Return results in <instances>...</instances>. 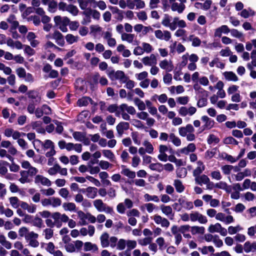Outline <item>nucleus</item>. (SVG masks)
Segmentation results:
<instances>
[{"instance_id": "obj_64", "label": "nucleus", "mask_w": 256, "mask_h": 256, "mask_svg": "<svg viewBox=\"0 0 256 256\" xmlns=\"http://www.w3.org/2000/svg\"><path fill=\"white\" fill-rule=\"evenodd\" d=\"M142 47L144 52L149 54L153 50L152 46L148 43L143 42L142 44Z\"/></svg>"}, {"instance_id": "obj_10", "label": "nucleus", "mask_w": 256, "mask_h": 256, "mask_svg": "<svg viewBox=\"0 0 256 256\" xmlns=\"http://www.w3.org/2000/svg\"><path fill=\"white\" fill-rule=\"evenodd\" d=\"M159 66L161 69L164 70L168 72H172L174 68L172 61L166 59L160 60L159 62Z\"/></svg>"}, {"instance_id": "obj_55", "label": "nucleus", "mask_w": 256, "mask_h": 256, "mask_svg": "<svg viewBox=\"0 0 256 256\" xmlns=\"http://www.w3.org/2000/svg\"><path fill=\"white\" fill-rule=\"evenodd\" d=\"M28 97L32 99H36L35 102L39 104L40 102V98H38V92L34 90H30L28 93Z\"/></svg>"}, {"instance_id": "obj_40", "label": "nucleus", "mask_w": 256, "mask_h": 256, "mask_svg": "<svg viewBox=\"0 0 256 256\" xmlns=\"http://www.w3.org/2000/svg\"><path fill=\"white\" fill-rule=\"evenodd\" d=\"M42 236H44L45 239L50 240L54 236V230L51 228H46L42 231Z\"/></svg>"}, {"instance_id": "obj_36", "label": "nucleus", "mask_w": 256, "mask_h": 256, "mask_svg": "<svg viewBox=\"0 0 256 256\" xmlns=\"http://www.w3.org/2000/svg\"><path fill=\"white\" fill-rule=\"evenodd\" d=\"M20 175L21 177L19 178V182L22 184L28 183L30 182L28 178V174L26 170H21L20 172Z\"/></svg>"}, {"instance_id": "obj_39", "label": "nucleus", "mask_w": 256, "mask_h": 256, "mask_svg": "<svg viewBox=\"0 0 256 256\" xmlns=\"http://www.w3.org/2000/svg\"><path fill=\"white\" fill-rule=\"evenodd\" d=\"M152 238L151 236L145 237L138 240V243L142 246L149 245L152 241Z\"/></svg>"}, {"instance_id": "obj_33", "label": "nucleus", "mask_w": 256, "mask_h": 256, "mask_svg": "<svg viewBox=\"0 0 256 256\" xmlns=\"http://www.w3.org/2000/svg\"><path fill=\"white\" fill-rule=\"evenodd\" d=\"M134 34H132L124 32L121 34L122 40L126 41L129 44H132L134 42Z\"/></svg>"}, {"instance_id": "obj_29", "label": "nucleus", "mask_w": 256, "mask_h": 256, "mask_svg": "<svg viewBox=\"0 0 256 256\" xmlns=\"http://www.w3.org/2000/svg\"><path fill=\"white\" fill-rule=\"evenodd\" d=\"M244 249L246 252L248 253L256 250V242L250 243L249 241L246 242L244 246Z\"/></svg>"}, {"instance_id": "obj_14", "label": "nucleus", "mask_w": 256, "mask_h": 256, "mask_svg": "<svg viewBox=\"0 0 256 256\" xmlns=\"http://www.w3.org/2000/svg\"><path fill=\"white\" fill-rule=\"evenodd\" d=\"M194 129L191 124H188L186 126L180 127L178 128L179 134L182 136H186L188 134L194 132Z\"/></svg>"}, {"instance_id": "obj_32", "label": "nucleus", "mask_w": 256, "mask_h": 256, "mask_svg": "<svg viewBox=\"0 0 256 256\" xmlns=\"http://www.w3.org/2000/svg\"><path fill=\"white\" fill-rule=\"evenodd\" d=\"M109 235L108 233L104 232L102 234L100 238V244L102 248L108 247L110 245Z\"/></svg>"}, {"instance_id": "obj_28", "label": "nucleus", "mask_w": 256, "mask_h": 256, "mask_svg": "<svg viewBox=\"0 0 256 256\" xmlns=\"http://www.w3.org/2000/svg\"><path fill=\"white\" fill-rule=\"evenodd\" d=\"M180 205L184 208L190 210L193 208V203L184 198H180L178 200Z\"/></svg>"}, {"instance_id": "obj_46", "label": "nucleus", "mask_w": 256, "mask_h": 256, "mask_svg": "<svg viewBox=\"0 0 256 256\" xmlns=\"http://www.w3.org/2000/svg\"><path fill=\"white\" fill-rule=\"evenodd\" d=\"M32 224L34 226L41 228L43 226V221L41 218L38 216H35L33 218Z\"/></svg>"}, {"instance_id": "obj_53", "label": "nucleus", "mask_w": 256, "mask_h": 256, "mask_svg": "<svg viewBox=\"0 0 256 256\" xmlns=\"http://www.w3.org/2000/svg\"><path fill=\"white\" fill-rule=\"evenodd\" d=\"M188 40L192 42V46H198L200 45V40L198 38L194 36V35L190 36Z\"/></svg>"}, {"instance_id": "obj_62", "label": "nucleus", "mask_w": 256, "mask_h": 256, "mask_svg": "<svg viewBox=\"0 0 256 256\" xmlns=\"http://www.w3.org/2000/svg\"><path fill=\"white\" fill-rule=\"evenodd\" d=\"M192 234H203L204 232L205 229L203 226H194L192 227Z\"/></svg>"}, {"instance_id": "obj_59", "label": "nucleus", "mask_w": 256, "mask_h": 256, "mask_svg": "<svg viewBox=\"0 0 256 256\" xmlns=\"http://www.w3.org/2000/svg\"><path fill=\"white\" fill-rule=\"evenodd\" d=\"M156 244L158 245L160 250H162L166 248L164 239L162 237H159L156 240Z\"/></svg>"}, {"instance_id": "obj_27", "label": "nucleus", "mask_w": 256, "mask_h": 256, "mask_svg": "<svg viewBox=\"0 0 256 256\" xmlns=\"http://www.w3.org/2000/svg\"><path fill=\"white\" fill-rule=\"evenodd\" d=\"M215 188L224 190L227 192H230L232 188L230 186H228L225 182L220 181L214 185Z\"/></svg>"}, {"instance_id": "obj_25", "label": "nucleus", "mask_w": 256, "mask_h": 256, "mask_svg": "<svg viewBox=\"0 0 256 256\" xmlns=\"http://www.w3.org/2000/svg\"><path fill=\"white\" fill-rule=\"evenodd\" d=\"M53 38L56 40L58 45L62 46L64 44L63 36L60 32L55 31L53 34Z\"/></svg>"}, {"instance_id": "obj_48", "label": "nucleus", "mask_w": 256, "mask_h": 256, "mask_svg": "<svg viewBox=\"0 0 256 256\" xmlns=\"http://www.w3.org/2000/svg\"><path fill=\"white\" fill-rule=\"evenodd\" d=\"M170 138L172 144L176 146H179L181 144L180 138L176 136L174 134L172 133L170 134Z\"/></svg>"}, {"instance_id": "obj_8", "label": "nucleus", "mask_w": 256, "mask_h": 256, "mask_svg": "<svg viewBox=\"0 0 256 256\" xmlns=\"http://www.w3.org/2000/svg\"><path fill=\"white\" fill-rule=\"evenodd\" d=\"M80 192L85 194L88 198L94 199L98 194V188L93 186H88L80 190Z\"/></svg>"}, {"instance_id": "obj_51", "label": "nucleus", "mask_w": 256, "mask_h": 256, "mask_svg": "<svg viewBox=\"0 0 256 256\" xmlns=\"http://www.w3.org/2000/svg\"><path fill=\"white\" fill-rule=\"evenodd\" d=\"M149 168L152 170H155L158 172H160L163 170L162 164L159 162L151 164L149 166Z\"/></svg>"}, {"instance_id": "obj_21", "label": "nucleus", "mask_w": 256, "mask_h": 256, "mask_svg": "<svg viewBox=\"0 0 256 256\" xmlns=\"http://www.w3.org/2000/svg\"><path fill=\"white\" fill-rule=\"evenodd\" d=\"M186 8L185 4H183L174 2L171 4V10L173 12H176L178 14H182Z\"/></svg>"}, {"instance_id": "obj_58", "label": "nucleus", "mask_w": 256, "mask_h": 256, "mask_svg": "<svg viewBox=\"0 0 256 256\" xmlns=\"http://www.w3.org/2000/svg\"><path fill=\"white\" fill-rule=\"evenodd\" d=\"M58 6V4L56 1L53 0L50 1L48 3V10L51 12H54L57 9Z\"/></svg>"}, {"instance_id": "obj_38", "label": "nucleus", "mask_w": 256, "mask_h": 256, "mask_svg": "<svg viewBox=\"0 0 256 256\" xmlns=\"http://www.w3.org/2000/svg\"><path fill=\"white\" fill-rule=\"evenodd\" d=\"M174 186L178 192L182 193L184 191V186L180 180H175L174 182Z\"/></svg>"}, {"instance_id": "obj_43", "label": "nucleus", "mask_w": 256, "mask_h": 256, "mask_svg": "<svg viewBox=\"0 0 256 256\" xmlns=\"http://www.w3.org/2000/svg\"><path fill=\"white\" fill-rule=\"evenodd\" d=\"M66 11L74 16H77L79 12L77 6L72 4H68Z\"/></svg>"}, {"instance_id": "obj_2", "label": "nucleus", "mask_w": 256, "mask_h": 256, "mask_svg": "<svg viewBox=\"0 0 256 256\" xmlns=\"http://www.w3.org/2000/svg\"><path fill=\"white\" fill-rule=\"evenodd\" d=\"M95 208L99 212H104L112 214L114 213L113 208L104 204L101 199H96L93 201Z\"/></svg>"}, {"instance_id": "obj_4", "label": "nucleus", "mask_w": 256, "mask_h": 256, "mask_svg": "<svg viewBox=\"0 0 256 256\" xmlns=\"http://www.w3.org/2000/svg\"><path fill=\"white\" fill-rule=\"evenodd\" d=\"M52 218L57 228L62 226V222H66L68 220V217L66 214H61L59 212H54L52 214Z\"/></svg>"}, {"instance_id": "obj_6", "label": "nucleus", "mask_w": 256, "mask_h": 256, "mask_svg": "<svg viewBox=\"0 0 256 256\" xmlns=\"http://www.w3.org/2000/svg\"><path fill=\"white\" fill-rule=\"evenodd\" d=\"M154 34L157 39L166 42L170 40L172 38L170 32L167 30L162 31L160 30H157L154 31Z\"/></svg>"}, {"instance_id": "obj_1", "label": "nucleus", "mask_w": 256, "mask_h": 256, "mask_svg": "<svg viewBox=\"0 0 256 256\" xmlns=\"http://www.w3.org/2000/svg\"><path fill=\"white\" fill-rule=\"evenodd\" d=\"M136 112V110L134 107L129 106L126 104H123L120 105L118 107V113L122 115V118L126 120H130V114H134Z\"/></svg>"}, {"instance_id": "obj_20", "label": "nucleus", "mask_w": 256, "mask_h": 256, "mask_svg": "<svg viewBox=\"0 0 256 256\" xmlns=\"http://www.w3.org/2000/svg\"><path fill=\"white\" fill-rule=\"evenodd\" d=\"M160 209L162 212L169 218L170 220H173L174 213L172 212V209L169 206L162 205L160 206Z\"/></svg>"}, {"instance_id": "obj_22", "label": "nucleus", "mask_w": 256, "mask_h": 256, "mask_svg": "<svg viewBox=\"0 0 256 256\" xmlns=\"http://www.w3.org/2000/svg\"><path fill=\"white\" fill-rule=\"evenodd\" d=\"M68 151L75 150L78 153H80L82 151V145L80 144L68 143L66 149Z\"/></svg>"}, {"instance_id": "obj_50", "label": "nucleus", "mask_w": 256, "mask_h": 256, "mask_svg": "<svg viewBox=\"0 0 256 256\" xmlns=\"http://www.w3.org/2000/svg\"><path fill=\"white\" fill-rule=\"evenodd\" d=\"M103 155L111 161H114L115 158V156L114 153L109 150H102Z\"/></svg>"}, {"instance_id": "obj_56", "label": "nucleus", "mask_w": 256, "mask_h": 256, "mask_svg": "<svg viewBox=\"0 0 256 256\" xmlns=\"http://www.w3.org/2000/svg\"><path fill=\"white\" fill-rule=\"evenodd\" d=\"M10 204L12 206L15 208H18L20 206V202L18 198L16 196H12L9 198Z\"/></svg>"}, {"instance_id": "obj_26", "label": "nucleus", "mask_w": 256, "mask_h": 256, "mask_svg": "<svg viewBox=\"0 0 256 256\" xmlns=\"http://www.w3.org/2000/svg\"><path fill=\"white\" fill-rule=\"evenodd\" d=\"M205 169V166L203 162L199 160L197 162V167L193 172V176L194 177L200 175Z\"/></svg>"}, {"instance_id": "obj_63", "label": "nucleus", "mask_w": 256, "mask_h": 256, "mask_svg": "<svg viewBox=\"0 0 256 256\" xmlns=\"http://www.w3.org/2000/svg\"><path fill=\"white\" fill-rule=\"evenodd\" d=\"M138 19L141 21H146L148 19L146 12L144 10H141L136 13Z\"/></svg>"}, {"instance_id": "obj_60", "label": "nucleus", "mask_w": 256, "mask_h": 256, "mask_svg": "<svg viewBox=\"0 0 256 256\" xmlns=\"http://www.w3.org/2000/svg\"><path fill=\"white\" fill-rule=\"evenodd\" d=\"M223 142L226 144H238V142L232 136H228L224 139Z\"/></svg>"}, {"instance_id": "obj_9", "label": "nucleus", "mask_w": 256, "mask_h": 256, "mask_svg": "<svg viewBox=\"0 0 256 256\" xmlns=\"http://www.w3.org/2000/svg\"><path fill=\"white\" fill-rule=\"evenodd\" d=\"M169 150L170 153H172V148H168L163 144H160L159 146V154L158 156V158L162 162H166L168 160V156L166 154V152Z\"/></svg>"}, {"instance_id": "obj_23", "label": "nucleus", "mask_w": 256, "mask_h": 256, "mask_svg": "<svg viewBox=\"0 0 256 256\" xmlns=\"http://www.w3.org/2000/svg\"><path fill=\"white\" fill-rule=\"evenodd\" d=\"M20 206L25 210H27L29 213H34L36 210V206L34 204H28L24 202H20Z\"/></svg>"}, {"instance_id": "obj_7", "label": "nucleus", "mask_w": 256, "mask_h": 256, "mask_svg": "<svg viewBox=\"0 0 256 256\" xmlns=\"http://www.w3.org/2000/svg\"><path fill=\"white\" fill-rule=\"evenodd\" d=\"M190 220L192 222L198 221L200 224H206L207 218L198 212H192L190 214Z\"/></svg>"}, {"instance_id": "obj_34", "label": "nucleus", "mask_w": 256, "mask_h": 256, "mask_svg": "<svg viewBox=\"0 0 256 256\" xmlns=\"http://www.w3.org/2000/svg\"><path fill=\"white\" fill-rule=\"evenodd\" d=\"M78 217L80 218V225L84 226L88 224L86 220H88V213L85 214L83 212L80 210L78 212Z\"/></svg>"}, {"instance_id": "obj_54", "label": "nucleus", "mask_w": 256, "mask_h": 256, "mask_svg": "<svg viewBox=\"0 0 256 256\" xmlns=\"http://www.w3.org/2000/svg\"><path fill=\"white\" fill-rule=\"evenodd\" d=\"M93 7H98L100 10H104L106 8V2L103 0L96 1L94 0V2H93Z\"/></svg>"}, {"instance_id": "obj_5", "label": "nucleus", "mask_w": 256, "mask_h": 256, "mask_svg": "<svg viewBox=\"0 0 256 256\" xmlns=\"http://www.w3.org/2000/svg\"><path fill=\"white\" fill-rule=\"evenodd\" d=\"M208 231L210 233L218 232L222 236H226L228 234L226 229L222 227L219 223L210 225L208 228Z\"/></svg>"}, {"instance_id": "obj_19", "label": "nucleus", "mask_w": 256, "mask_h": 256, "mask_svg": "<svg viewBox=\"0 0 256 256\" xmlns=\"http://www.w3.org/2000/svg\"><path fill=\"white\" fill-rule=\"evenodd\" d=\"M34 182L36 184H42L44 186H50L51 182L46 178L41 175H37L34 178Z\"/></svg>"}, {"instance_id": "obj_42", "label": "nucleus", "mask_w": 256, "mask_h": 256, "mask_svg": "<svg viewBox=\"0 0 256 256\" xmlns=\"http://www.w3.org/2000/svg\"><path fill=\"white\" fill-rule=\"evenodd\" d=\"M242 230V228L240 225H237L236 226H230L228 227L227 232H228L230 234L232 235L241 231Z\"/></svg>"}, {"instance_id": "obj_47", "label": "nucleus", "mask_w": 256, "mask_h": 256, "mask_svg": "<svg viewBox=\"0 0 256 256\" xmlns=\"http://www.w3.org/2000/svg\"><path fill=\"white\" fill-rule=\"evenodd\" d=\"M121 172L122 174L130 178H134L136 177L135 172L130 170L129 168H123Z\"/></svg>"}, {"instance_id": "obj_17", "label": "nucleus", "mask_w": 256, "mask_h": 256, "mask_svg": "<svg viewBox=\"0 0 256 256\" xmlns=\"http://www.w3.org/2000/svg\"><path fill=\"white\" fill-rule=\"evenodd\" d=\"M230 32V29L226 25H222L216 28L214 30V37L220 38L222 34H228Z\"/></svg>"}, {"instance_id": "obj_45", "label": "nucleus", "mask_w": 256, "mask_h": 256, "mask_svg": "<svg viewBox=\"0 0 256 256\" xmlns=\"http://www.w3.org/2000/svg\"><path fill=\"white\" fill-rule=\"evenodd\" d=\"M79 39V37L78 36H74L72 34H68L66 36V42L71 44L74 42H76Z\"/></svg>"}, {"instance_id": "obj_41", "label": "nucleus", "mask_w": 256, "mask_h": 256, "mask_svg": "<svg viewBox=\"0 0 256 256\" xmlns=\"http://www.w3.org/2000/svg\"><path fill=\"white\" fill-rule=\"evenodd\" d=\"M224 76L228 80L236 82L238 80V76L232 72H225L224 73Z\"/></svg>"}, {"instance_id": "obj_15", "label": "nucleus", "mask_w": 256, "mask_h": 256, "mask_svg": "<svg viewBox=\"0 0 256 256\" xmlns=\"http://www.w3.org/2000/svg\"><path fill=\"white\" fill-rule=\"evenodd\" d=\"M142 62L145 66H152L156 64V58L154 54H151L150 56L143 58Z\"/></svg>"}, {"instance_id": "obj_52", "label": "nucleus", "mask_w": 256, "mask_h": 256, "mask_svg": "<svg viewBox=\"0 0 256 256\" xmlns=\"http://www.w3.org/2000/svg\"><path fill=\"white\" fill-rule=\"evenodd\" d=\"M64 209L66 211H74L76 210V204L73 202H64L62 204Z\"/></svg>"}, {"instance_id": "obj_12", "label": "nucleus", "mask_w": 256, "mask_h": 256, "mask_svg": "<svg viewBox=\"0 0 256 256\" xmlns=\"http://www.w3.org/2000/svg\"><path fill=\"white\" fill-rule=\"evenodd\" d=\"M196 112V108L194 106H190L187 108L186 106H182L178 110V114L182 116H186L188 114L191 116L194 114Z\"/></svg>"}, {"instance_id": "obj_44", "label": "nucleus", "mask_w": 256, "mask_h": 256, "mask_svg": "<svg viewBox=\"0 0 256 256\" xmlns=\"http://www.w3.org/2000/svg\"><path fill=\"white\" fill-rule=\"evenodd\" d=\"M142 144L145 147L144 149L146 153L149 154H152L153 153L154 148L150 142L147 140H145L144 141Z\"/></svg>"}, {"instance_id": "obj_49", "label": "nucleus", "mask_w": 256, "mask_h": 256, "mask_svg": "<svg viewBox=\"0 0 256 256\" xmlns=\"http://www.w3.org/2000/svg\"><path fill=\"white\" fill-rule=\"evenodd\" d=\"M134 104L140 110H144L146 109L145 104L138 98H136L134 100Z\"/></svg>"}, {"instance_id": "obj_57", "label": "nucleus", "mask_w": 256, "mask_h": 256, "mask_svg": "<svg viewBox=\"0 0 256 256\" xmlns=\"http://www.w3.org/2000/svg\"><path fill=\"white\" fill-rule=\"evenodd\" d=\"M90 100L91 99L88 97H83L78 100L77 104L80 106H86Z\"/></svg>"}, {"instance_id": "obj_24", "label": "nucleus", "mask_w": 256, "mask_h": 256, "mask_svg": "<svg viewBox=\"0 0 256 256\" xmlns=\"http://www.w3.org/2000/svg\"><path fill=\"white\" fill-rule=\"evenodd\" d=\"M209 178L206 174L199 175L194 177L196 183L200 186L206 184L209 182Z\"/></svg>"}, {"instance_id": "obj_30", "label": "nucleus", "mask_w": 256, "mask_h": 256, "mask_svg": "<svg viewBox=\"0 0 256 256\" xmlns=\"http://www.w3.org/2000/svg\"><path fill=\"white\" fill-rule=\"evenodd\" d=\"M196 149V146L193 143L189 144L187 146L182 148L180 152L184 154H188L190 152H192L195 151Z\"/></svg>"}, {"instance_id": "obj_31", "label": "nucleus", "mask_w": 256, "mask_h": 256, "mask_svg": "<svg viewBox=\"0 0 256 256\" xmlns=\"http://www.w3.org/2000/svg\"><path fill=\"white\" fill-rule=\"evenodd\" d=\"M84 250L86 252H96L98 250V247L96 244H92L90 242H86L84 244Z\"/></svg>"}, {"instance_id": "obj_16", "label": "nucleus", "mask_w": 256, "mask_h": 256, "mask_svg": "<svg viewBox=\"0 0 256 256\" xmlns=\"http://www.w3.org/2000/svg\"><path fill=\"white\" fill-rule=\"evenodd\" d=\"M130 124L127 122H120L116 126L118 136L121 137L124 132L129 128Z\"/></svg>"}, {"instance_id": "obj_18", "label": "nucleus", "mask_w": 256, "mask_h": 256, "mask_svg": "<svg viewBox=\"0 0 256 256\" xmlns=\"http://www.w3.org/2000/svg\"><path fill=\"white\" fill-rule=\"evenodd\" d=\"M202 120L204 123V130H210L214 126V122L206 116H202Z\"/></svg>"}, {"instance_id": "obj_37", "label": "nucleus", "mask_w": 256, "mask_h": 256, "mask_svg": "<svg viewBox=\"0 0 256 256\" xmlns=\"http://www.w3.org/2000/svg\"><path fill=\"white\" fill-rule=\"evenodd\" d=\"M77 1L80 8L82 10H86L89 4H93L94 2V0H77Z\"/></svg>"}, {"instance_id": "obj_35", "label": "nucleus", "mask_w": 256, "mask_h": 256, "mask_svg": "<svg viewBox=\"0 0 256 256\" xmlns=\"http://www.w3.org/2000/svg\"><path fill=\"white\" fill-rule=\"evenodd\" d=\"M36 142L41 144V145L42 146V148L44 150L49 148L50 149L52 148H54V142L50 140H46L44 142H42L40 140H36Z\"/></svg>"}, {"instance_id": "obj_11", "label": "nucleus", "mask_w": 256, "mask_h": 256, "mask_svg": "<svg viewBox=\"0 0 256 256\" xmlns=\"http://www.w3.org/2000/svg\"><path fill=\"white\" fill-rule=\"evenodd\" d=\"M216 219L218 220L224 222L226 224H231L234 220L232 216L228 215L226 216V214L222 212H218L216 214Z\"/></svg>"}, {"instance_id": "obj_13", "label": "nucleus", "mask_w": 256, "mask_h": 256, "mask_svg": "<svg viewBox=\"0 0 256 256\" xmlns=\"http://www.w3.org/2000/svg\"><path fill=\"white\" fill-rule=\"evenodd\" d=\"M152 219L157 224H160L162 227L168 228L170 223L169 221L166 218H162L160 216L156 214L153 216Z\"/></svg>"}, {"instance_id": "obj_3", "label": "nucleus", "mask_w": 256, "mask_h": 256, "mask_svg": "<svg viewBox=\"0 0 256 256\" xmlns=\"http://www.w3.org/2000/svg\"><path fill=\"white\" fill-rule=\"evenodd\" d=\"M177 19L174 18H172L168 14H164L162 20V24L166 27L168 28L171 30H176V22Z\"/></svg>"}, {"instance_id": "obj_61", "label": "nucleus", "mask_w": 256, "mask_h": 256, "mask_svg": "<svg viewBox=\"0 0 256 256\" xmlns=\"http://www.w3.org/2000/svg\"><path fill=\"white\" fill-rule=\"evenodd\" d=\"M230 34L232 36L236 38L240 39L244 36L243 34L236 29L233 28L230 30Z\"/></svg>"}]
</instances>
